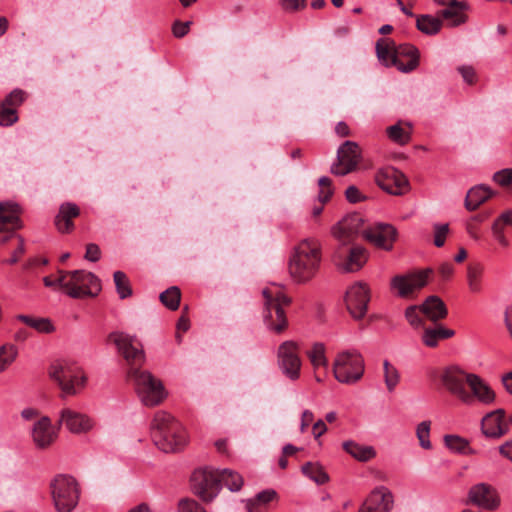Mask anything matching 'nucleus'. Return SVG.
<instances>
[{
    "label": "nucleus",
    "instance_id": "obj_48",
    "mask_svg": "<svg viewBox=\"0 0 512 512\" xmlns=\"http://www.w3.org/2000/svg\"><path fill=\"white\" fill-rule=\"evenodd\" d=\"M458 73L461 75L463 81L468 85L476 83L477 75L473 66L471 65H460L457 67Z\"/></svg>",
    "mask_w": 512,
    "mask_h": 512
},
{
    "label": "nucleus",
    "instance_id": "obj_64",
    "mask_svg": "<svg viewBox=\"0 0 512 512\" xmlns=\"http://www.w3.org/2000/svg\"><path fill=\"white\" fill-rule=\"evenodd\" d=\"M502 383L505 389L512 394V370L506 374H504L501 378Z\"/></svg>",
    "mask_w": 512,
    "mask_h": 512
},
{
    "label": "nucleus",
    "instance_id": "obj_57",
    "mask_svg": "<svg viewBox=\"0 0 512 512\" xmlns=\"http://www.w3.org/2000/svg\"><path fill=\"white\" fill-rule=\"evenodd\" d=\"M421 311V305L409 306L405 310V316L408 320H420L421 316H423Z\"/></svg>",
    "mask_w": 512,
    "mask_h": 512
},
{
    "label": "nucleus",
    "instance_id": "obj_35",
    "mask_svg": "<svg viewBox=\"0 0 512 512\" xmlns=\"http://www.w3.org/2000/svg\"><path fill=\"white\" fill-rule=\"evenodd\" d=\"M484 274V267L479 263L470 264L467 269V282L470 291L478 293L482 288V277Z\"/></svg>",
    "mask_w": 512,
    "mask_h": 512
},
{
    "label": "nucleus",
    "instance_id": "obj_52",
    "mask_svg": "<svg viewBox=\"0 0 512 512\" xmlns=\"http://www.w3.org/2000/svg\"><path fill=\"white\" fill-rule=\"evenodd\" d=\"M493 180L501 186H506L512 182V169L506 168L496 172Z\"/></svg>",
    "mask_w": 512,
    "mask_h": 512
},
{
    "label": "nucleus",
    "instance_id": "obj_36",
    "mask_svg": "<svg viewBox=\"0 0 512 512\" xmlns=\"http://www.w3.org/2000/svg\"><path fill=\"white\" fill-rule=\"evenodd\" d=\"M223 484L230 491H239L243 485V478L237 472L229 469L219 471V485Z\"/></svg>",
    "mask_w": 512,
    "mask_h": 512
},
{
    "label": "nucleus",
    "instance_id": "obj_2",
    "mask_svg": "<svg viewBox=\"0 0 512 512\" xmlns=\"http://www.w3.org/2000/svg\"><path fill=\"white\" fill-rule=\"evenodd\" d=\"M440 381L443 387L464 405L472 406L476 402L491 405L496 400L495 391L484 379L457 365L444 368L440 374Z\"/></svg>",
    "mask_w": 512,
    "mask_h": 512
},
{
    "label": "nucleus",
    "instance_id": "obj_55",
    "mask_svg": "<svg viewBox=\"0 0 512 512\" xmlns=\"http://www.w3.org/2000/svg\"><path fill=\"white\" fill-rule=\"evenodd\" d=\"M190 24H191L190 21H187V22L177 21V22H175L174 25H173V34H174V36L177 37V38L184 37L188 33V31H189Z\"/></svg>",
    "mask_w": 512,
    "mask_h": 512
},
{
    "label": "nucleus",
    "instance_id": "obj_28",
    "mask_svg": "<svg viewBox=\"0 0 512 512\" xmlns=\"http://www.w3.org/2000/svg\"><path fill=\"white\" fill-rule=\"evenodd\" d=\"M342 448L351 457L360 462H367L376 456V450L373 446L362 445L353 440L343 442Z\"/></svg>",
    "mask_w": 512,
    "mask_h": 512
},
{
    "label": "nucleus",
    "instance_id": "obj_9",
    "mask_svg": "<svg viewBox=\"0 0 512 512\" xmlns=\"http://www.w3.org/2000/svg\"><path fill=\"white\" fill-rule=\"evenodd\" d=\"M191 488L203 501L210 502L218 494L219 471L211 469L195 470L191 476Z\"/></svg>",
    "mask_w": 512,
    "mask_h": 512
},
{
    "label": "nucleus",
    "instance_id": "obj_27",
    "mask_svg": "<svg viewBox=\"0 0 512 512\" xmlns=\"http://www.w3.org/2000/svg\"><path fill=\"white\" fill-rule=\"evenodd\" d=\"M80 209L75 203L66 202L60 205L55 216V226L60 233H70L74 229L73 219L78 217Z\"/></svg>",
    "mask_w": 512,
    "mask_h": 512
},
{
    "label": "nucleus",
    "instance_id": "obj_42",
    "mask_svg": "<svg viewBox=\"0 0 512 512\" xmlns=\"http://www.w3.org/2000/svg\"><path fill=\"white\" fill-rule=\"evenodd\" d=\"M160 301L165 305L167 308L171 310H175L178 308L181 298V293L179 288L172 286L162 292L159 296Z\"/></svg>",
    "mask_w": 512,
    "mask_h": 512
},
{
    "label": "nucleus",
    "instance_id": "obj_26",
    "mask_svg": "<svg viewBox=\"0 0 512 512\" xmlns=\"http://www.w3.org/2000/svg\"><path fill=\"white\" fill-rule=\"evenodd\" d=\"M455 331L441 325L439 322L424 323L422 327V341L428 347H435L442 340L454 336Z\"/></svg>",
    "mask_w": 512,
    "mask_h": 512
},
{
    "label": "nucleus",
    "instance_id": "obj_8",
    "mask_svg": "<svg viewBox=\"0 0 512 512\" xmlns=\"http://www.w3.org/2000/svg\"><path fill=\"white\" fill-rule=\"evenodd\" d=\"M333 372L340 383L354 384L363 376L364 360L355 351L341 352L334 361Z\"/></svg>",
    "mask_w": 512,
    "mask_h": 512
},
{
    "label": "nucleus",
    "instance_id": "obj_17",
    "mask_svg": "<svg viewBox=\"0 0 512 512\" xmlns=\"http://www.w3.org/2000/svg\"><path fill=\"white\" fill-rule=\"evenodd\" d=\"M343 247L340 246L333 256L338 267L345 272H355L361 269L367 261L365 249L360 246H354L349 249L348 254H345Z\"/></svg>",
    "mask_w": 512,
    "mask_h": 512
},
{
    "label": "nucleus",
    "instance_id": "obj_39",
    "mask_svg": "<svg viewBox=\"0 0 512 512\" xmlns=\"http://www.w3.org/2000/svg\"><path fill=\"white\" fill-rule=\"evenodd\" d=\"M384 382L389 392H393L400 382V373L388 360L383 362Z\"/></svg>",
    "mask_w": 512,
    "mask_h": 512
},
{
    "label": "nucleus",
    "instance_id": "obj_16",
    "mask_svg": "<svg viewBox=\"0 0 512 512\" xmlns=\"http://www.w3.org/2000/svg\"><path fill=\"white\" fill-rule=\"evenodd\" d=\"M393 504L392 492L384 486H379L370 492L358 512H390Z\"/></svg>",
    "mask_w": 512,
    "mask_h": 512
},
{
    "label": "nucleus",
    "instance_id": "obj_54",
    "mask_svg": "<svg viewBox=\"0 0 512 512\" xmlns=\"http://www.w3.org/2000/svg\"><path fill=\"white\" fill-rule=\"evenodd\" d=\"M345 195L350 203H358L366 198L356 186H349L345 191Z\"/></svg>",
    "mask_w": 512,
    "mask_h": 512
},
{
    "label": "nucleus",
    "instance_id": "obj_29",
    "mask_svg": "<svg viewBox=\"0 0 512 512\" xmlns=\"http://www.w3.org/2000/svg\"><path fill=\"white\" fill-rule=\"evenodd\" d=\"M422 315L429 320H440L447 316L444 302L437 296H429L421 305Z\"/></svg>",
    "mask_w": 512,
    "mask_h": 512
},
{
    "label": "nucleus",
    "instance_id": "obj_56",
    "mask_svg": "<svg viewBox=\"0 0 512 512\" xmlns=\"http://www.w3.org/2000/svg\"><path fill=\"white\" fill-rule=\"evenodd\" d=\"M310 316L318 319L331 317L322 303L313 305Z\"/></svg>",
    "mask_w": 512,
    "mask_h": 512
},
{
    "label": "nucleus",
    "instance_id": "obj_59",
    "mask_svg": "<svg viewBox=\"0 0 512 512\" xmlns=\"http://www.w3.org/2000/svg\"><path fill=\"white\" fill-rule=\"evenodd\" d=\"M34 330L41 333H51L55 330L52 322H34Z\"/></svg>",
    "mask_w": 512,
    "mask_h": 512
},
{
    "label": "nucleus",
    "instance_id": "obj_30",
    "mask_svg": "<svg viewBox=\"0 0 512 512\" xmlns=\"http://www.w3.org/2000/svg\"><path fill=\"white\" fill-rule=\"evenodd\" d=\"M492 192L489 187L485 185H477L472 187L466 195L465 207L469 211L476 210L482 203L489 199Z\"/></svg>",
    "mask_w": 512,
    "mask_h": 512
},
{
    "label": "nucleus",
    "instance_id": "obj_12",
    "mask_svg": "<svg viewBox=\"0 0 512 512\" xmlns=\"http://www.w3.org/2000/svg\"><path fill=\"white\" fill-rule=\"evenodd\" d=\"M362 159L359 145L353 141H345L337 150V160L331 166V173L344 176L353 172Z\"/></svg>",
    "mask_w": 512,
    "mask_h": 512
},
{
    "label": "nucleus",
    "instance_id": "obj_33",
    "mask_svg": "<svg viewBox=\"0 0 512 512\" xmlns=\"http://www.w3.org/2000/svg\"><path fill=\"white\" fill-rule=\"evenodd\" d=\"M387 135L392 141L404 145L410 141L411 126L408 123H397L387 128Z\"/></svg>",
    "mask_w": 512,
    "mask_h": 512
},
{
    "label": "nucleus",
    "instance_id": "obj_13",
    "mask_svg": "<svg viewBox=\"0 0 512 512\" xmlns=\"http://www.w3.org/2000/svg\"><path fill=\"white\" fill-rule=\"evenodd\" d=\"M375 181L382 190L392 195H402L409 187L406 176L391 166L379 169L375 175Z\"/></svg>",
    "mask_w": 512,
    "mask_h": 512
},
{
    "label": "nucleus",
    "instance_id": "obj_38",
    "mask_svg": "<svg viewBox=\"0 0 512 512\" xmlns=\"http://www.w3.org/2000/svg\"><path fill=\"white\" fill-rule=\"evenodd\" d=\"M416 26L421 32L433 35L440 31L442 21L430 15H422L417 18Z\"/></svg>",
    "mask_w": 512,
    "mask_h": 512
},
{
    "label": "nucleus",
    "instance_id": "obj_50",
    "mask_svg": "<svg viewBox=\"0 0 512 512\" xmlns=\"http://www.w3.org/2000/svg\"><path fill=\"white\" fill-rule=\"evenodd\" d=\"M25 98V93L22 90L16 89L12 91L3 101L4 104L8 107H13L16 110V107L19 106Z\"/></svg>",
    "mask_w": 512,
    "mask_h": 512
},
{
    "label": "nucleus",
    "instance_id": "obj_44",
    "mask_svg": "<svg viewBox=\"0 0 512 512\" xmlns=\"http://www.w3.org/2000/svg\"><path fill=\"white\" fill-rule=\"evenodd\" d=\"M430 421H422L417 425L416 436L419 440V444L423 449L429 450L432 448L430 441Z\"/></svg>",
    "mask_w": 512,
    "mask_h": 512
},
{
    "label": "nucleus",
    "instance_id": "obj_41",
    "mask_svg": "<svg viewBox=\"0 0 512 512\" xmlns=\"http://www.w3.org/2000/svg\"><path fill=\"white\" fill-rule=\"evenodd\" d=\"M307 355L314 368L326 367L328 365L325 347L322 343H314L312 349L307 352Z\"/></svg>",
    "mask_w": 512,
    "mask_h": 512
},
{
    "label": "nucleus",
    "instance_id": "obj_7",
    "mask_svg": "<svg viewBox=\"0 0 512 512\" xmlns=\"http://www.w3.org/2000/svg\"><path fill=\"white\" fill-rule=\"evenodd\" d=\"M50 493L57 512H72L80 498L77 480L67 474H58L50 482Z\"/></svg>",
    "mask_w": 512,
    "mask_h": 512
},
{
    "label": "nucleus",
    "instance_id": "obj_3",
    "mask_svg": "<svg viewBox=\"0 0 512 512\" xmlns=\"http://www.w3.org/2000/svg\"><path fill=\"white\" fill-rule=\"evenodd\" d=\"M322 260V246L316 238H306L294 248L289 260L291 277L304 283L311 280L320 268Z\"/></svg>",
    "mask_w": 512,
    "mask_h": 512
},
{
    "label": "nucleus",
    "instance_id": "obj_14",
    "mask_svg": "<svg viewBox=\"0 0 512 512\" xmlns=\"http://www.w3.org/2000/svg\"><path fill=\"white\" fill-rule=\"evenodd\" d=\"M368 302L369 288L366 283L356 282L346 291L345 303L354 320H360L365 316Z\"/></svg>",
    "mask_w": 512,
    "mask_h": 512
},
{
    "label": "nucleus",
    "instance_id": "obj_31",
    "mask_svg": "<svg viewBox=\"0 0 512 512\" xmlns=\"http://www.w3.org/2000/svg\"><path fill=\"white\" fill-rule=\"evenodd\" d=\"M464 9L463 3L454 0L447 8L441 11V16L449 21V26L456 27L467 21Z\"/></svg>",
    "mask_w": 512,
    "mask_h": 512
},
{
    "label": "nucleus",
    "instance_id": "obj_20",
    "mask_svg": "<svg viewBox=\"0 0 512 512\" xmlns=\"http://www.w3.org/2000/svg\"><path fill=\"white\" fill-rule=\"evenodd\" d=\"M262 293L265 298V320H273L274 318L275 320H286L285 308L288 307L290 299L280 293L274 297L268 289H264Z\"/></svg>",
    "mask_w": 512,
    "mask_h": 512
},
{
    "label": "nucleus",
    "instance_id": "obj_5",
    "mask_svg": "<svg viewBox=\"0 0 512 512\" xmlns=\"http://www.w3.org/2000/svg\"><path fill=\"white\" fill-rule=\"evenodd\" d=\"M49 378L61 391V397L75 396L84 389L87 377L82 368L69 360H55L47 369Z\"/></svg>",
    "mask_w": 512,
    "mask_h": 512
},
{
    "label": "nucleus",
    "instance_id": "obj_11",
    "mask_svg": "<svg viewBox=\"0 0 512 512\" xmlns=\"http://www.w3.org/2000/svg\"><path fill=\"white\" fill-rule=\"evenodd\" d=\"M298 344L294 341H285L277 351V363L281 372L290 380L295 381L300 377L302 366L298 354Z\"/></svg>",
    "mask_w": 512,
    "mask_h": 512
},
{
    "label": "nucleus",
    "instance_id": "obj_40",
    "mask_svg": "<svg viewBox=\"0 0 512 512\" xmlns=\"http://www.w3.org/2000/svg\"><path fill=\"white\" fill-rule=\"evenodd\" d=\"M117 294L121 299H125L132 295V288L127 275L122 271H116L113 275Z\"/></svg>",
    "mask_w": 512,
    "mask_h": 512
},
{
    "label": "nucleus",
    "instance_id": "obj_63",
    "mask_svg": "<svg viewBox=\"0 0 512 512\" xmlns=\"http://www.w3.org/2000/svg\"><path fill=\"white\" fill-rule=\"evenodd\" d=\"M333 190L331 187L328 188H320L318 199L319 202L325 203L327 202L330 197L332 196Z\"/></svg>",
    "mask_w": 512,
    "mask_h": 512
},
{
    "label": "nucleus",
    "instance_id": "obj_4",
    "mask_svg": "<svg viewBox=\"0 0 512 512\" xmlns=\"http://www.w3.org/2000/svg\"><path fill=\"white\" fill-rule=\"evenodd\" d=\"M151 434L155 445L165 453L177 452L187 444L186 431L165 411H158L155 414Z\"/></svg>",
    "mask_w": 512,
    "mask_h": 512
},
{
    "label": "nucleus",
    "instance_id": "obj_60",
    "mask_svg": "<svg viewBox=\"0 0 512 512\" xmlns=\"http://www.w3.org/2000/svg\"><path fill=\"white\" fill-rule=\"evenodd\" d=\"M327 431V426L323 420H318L313 425V435L316 439L322 436Z\"/></svg>",
    "mask_w": 512,
    "mask_h": 512
},
{
    "label": "nucleus",
    "instance_id": "obj_18",
    "mask_svg": "<svg viewBox=\"0 0 512 512\" xmlns=\"http://www.w3.org/2000/svg\"><path fill=\"white\" fill-rule=\"evenodd\" d=\"M396 234L392 225L384 223H377L363 231V237L367 241L384 250L392 249Z\"/></svg>",
    "mask_w": 512,
    "mask_h": 512
},
{
    "label": "nucleus",
    "instance_id": "obj_58",
    "mask_svg": "<svg viewBox=\"0 0 512 512\" xmlns=\"http://www.w3.org/2000/svg\"><path fill=\"white\" fill-rule=\"evenodd\" d=\"M314 414L310 410H304L301 416V425L300 430L301 432H304L306 428L310 425V423L313 421Z\"/></svg>",
    "mask_w": 512,
    "mask_h": 512
},
{
    "label": "nucleus",
    "instance_id": "obj_1",
    "mask_svg": "<svg viewBox=\"0 0 512 512\" xmlns=\"http://www.w3.org/2000/svg\"><path fill=\"white\" fill-rule=\"evenodd\" d=\"M108 341L115 345L129 366L127 377L133 383L141 402L145 406L160 404L166 397V392L159 379L140 369L145 362V353L139 339L122 331H114L108 335Z\"/></svg>",
    "mask_w": 512,
    "mask_h": 512
},
{
    "label": "nucleus",
    "instance_id": "obj_19",
    "mask_svg": "<svg viewBox=\"0 0 512 512\" xmlns=\"http://www.w3.org/2000/svg\"><path fill=\"white\" fill-rule=\"evenodd\" d=\"M468 502L486 510H494L500 503L495 489L485 483H479L470 488Z\"/></svg>",
    "mask_w": 512,
    "mask_h": 512
},
{
    "label": "nucleus",
    "instance_id": "obj_37",
    "mask_svg": "<svg viewBox=\"0 0 512 512\" xmlns=\"http://www.w3.org/2000/svg\"><path fill=\"white\" fill-rule=\"evenodd\" d=\"M301 470L305 476L319 485L325 484L329 480L328 474L317 463L307 462Z\"/></svg>",
    "mask_w": 512,
    "mask_h": 512
},
{
    "label": "nucleus",
    "instance_id": "obj_62",
    "mask_svg": "<svg viewBox=\"0 0 512 512\" xmlns=\"http://www.w3.org/2000/svg\"><path fill=\"white\" fill-rule=\"evenodd\" d=\"M500 454L512 462V440L499 447Z\"/></svg>",
    "mask_w": 512,
    "mask_h": 512
},
{
    "label": "nucleus",
    "instance_id": "obj_61",
    "mask_svg": "<svg viewBox=\"0 0 512 512\" xmlns=\"http://www.w3.org/2000/svg\"><path fill=\"white\" fill-rule=\"evenodd\" d=\"M439 272L444 279H449L454 273V267L451 263H442Z\"/></svg>",
    "mask_w": 512,
    "mask_h": 512
},
{
    "label": "nucleus",
    "instance_id": "obj_34",
    "mask_svg": "<svg viewBox=\"0 0 512 512\" xmlns=\"http://www.w3.org/2000/svg\"><path fill=\"white\" fill-rule=\"evenodd\" d=\"M444 443L454 453L474 454V450L469 446V441L458 435H445Z\"/></svg>",
    "mask_w": 512,
    "mask_h": 512
},
{
    "label": "nucleus",
    "instance_id": "obj_6",
    "mask_svg": "<svg viewBox=\"0 0 512 512\" xmlns=\"http://www.w3.org/2000/svg\"><path fill=\"white\" fill-rule=\"evenodd\" d=\"M58 282L64 293L72 298L93 297L101 291L98 277L85 270L60 271Z\"/></svg>",
    "mask_w": 512,
    "mask_h": 512
},
{
    "label": "nucleus",
    "instance_id": "obj_46",
    "mask_svg": "<svg viewBox=\"0 0 512 512\" xmlns=\"http://www.w3.org/2000/svg\"><path fill=\"white\" fill-rule=\"evenodd\" d=\"M275 496L276 492L274 490H264L258 493L253 500L248 502V512H253V506L269 503Z\"/></svg>",
    "mask_w": 512,
    "mask_h": 512
},
{
    "label": "nucleus",
    "instance_id": "obj_32",
    "mask_svg": "<svg viewBox=\"0 0 512 512\" xmlns=\"http://www.w3.org/2000/svg\"><path fill=\"white\" fill-rule=\"evenodd\" d=\"M376 53L378 59L386 66L397 67V55H395V46L388 39H380L376 44Z\"/></svg>",
    "mask_w": 512,
    "mask_h": 512
},
{
    "label": "nucleus",
    "instance_id": "obj_23",
    "mask_svg": "<svg viewBox=\"0 0 512 512\" xmlns=\"http://www.w3.org/2000/svg\"><path fill=\"white\" fill-rule=\"evenodd\" d=\"M20 226L18 207L10 203H0V233L6 234L1 241L6 242Z\"/></svg>",
    "mask_w": 512,
    "mask_h": 512
},
{
    "label": "nucleus",
    "instance_id": "obj_47",
    "mask_svg": "<svg viewBox=\"0 0 512 512\" xmlns=\"http://www.w3.org/2000/svg\"><path fill=\"white\" fill-rule=\"evenodd\" d=\"M434 245L436 247H442L445 243L446 237L449 233V225L448 224H434Z\"/></svg>",
    "mask_w": 512,
    "mask_h": 512
},
{
    "label": "nucleus",
    "instance_id": "obj_10",
    "mask_svg": "<svg viewBox=\"0 0 512 512\" xmlns=\"http://www.w3.org/2000/svg\"><path fill=\"white\" fill-rule=\"evenodd\" d=\"M432 273V269L427 268L413 273L396 275L391 279V289L399 297H409L426 286Z\"/></svg>",
    "mask_w": 512,
    "mask_h": 512
},
{
    "label": "nucleus",
    "instance_id": "obj_25",
    "mask_svg": "<svg viewBox=\"0 0 512 512\" xmlns=\"http://www.w3.org/2000/svg\"><path fill=\"white\" fill-rule=\"evenodd\" d=\"M395 55H397V68L401 72H411L419 64V51L413 45L402 44L395 47Z\"/></svg>",
    "mask_w": 512,
    "mask_h": 512
},
{
    "label": "nucleus",
    "instance_id": "obj_45",
    "mask_svg": "<svg viewBox=\"0 0 512 512\" xmlns=\"http://www.w3.org/2000/svg\"><path fill=\"white\" fill-rule=\"evenodd\" d=\"M18 120L16 110L3 102L0 104V126H10Z\"/></svg>",
    "mask_w": 512,
    "mask_h": 512
},
{
    "label": "nucleus",
    "instance_id": "obj_24",
    "mask_svg": "<svg viewBox=\"0 0 512 512\" xmlns=\"http://www.w3.org/2000/svg\"><path fill=\"white\" fill-rule=\"evenodd\" d=\"M505 411L497 409L488 413L481 422V429L485 436L499 438L508 432V425L504 422Z\"/></svg>",
    "mask_w": 512,
    "mask_h": 512
},
{
    "label": "nucleus",
    "instance_id": "obj_21",
    "mask_svg": "<svg viewBox=\"0 0 512 512\" xmlns=\"http://www.w3.org/2000/svg\"><path fill=\"white\" fill-rule=\"evenodd\" d=\"M58 428L51 423V420L42 416L34 421V446L39 449L48 448L57 438Z\"/></svg>",
    "mask_w": 512,
    "mask_h": 512
},
{
    "label": "nucleus",
    "instance_id": "obj_43",
    "mask_svg": "<svg viewBox=\"0 0 512 512\" xmlns=\"http://www.w3.org/2000/svg\"><path fill=\"white\" fill-rule=\"evenodd\" d=\"M17 350L12 344H4L0 347V373L15 360Z\"/></svg>",
    "mask_w": 512,
    "mask_h": 512
},
{
    "label": "nucleus",
    "instance_id": "obj_49",
    "mask_svg": "<svg viewBox=\"0 0 512 512\" xmlns=\"http://www.w3.org/2000/svg\"><path fill=\"white\" fill-rule=\"evenodd\" d=\"M178 512H206V510L195 500L185 498L179 501Z\"/></svg>",
    "mask_w": 512,
    "mask_h": 512
},
{
    "label": "nucleus",
    "instance_id": "obj_15",
    "mask_svg": "<svg viewBox=\"0 0 512 512\" xmlns=\"http://www.w3.org/2000/svg\"><path fill=\"white\" fill-rule=\"evenodd\" d=\"M363 231L362 217L359 214H351L333 226L332 235L339 241L340 246H347L357 234H363Z\"/></svg>",
    "mask_w": 512,
    "mask_h": 512
},
{
    "label": "nucleus",
    "instance_id": "obj_51",
    "mask_svg": "<svg viewBox=\"0 0 512 512\" xmlns=\"http://www.w3.org/2000/svg\"><path fill=\"white\" fill-rule=\"evenodd\" d=\"M307 0H279L281 8L286 12H296L306 6Z\"/></svg>",
    "mask_w": 512,
    "mask_h": 512
},
{
    "label": "nucleus",
    "instance_id": "obj_22",
    "mask_svg": "<svg viewBox=\"0 0 512 512\" xmlns=\"http://www.w3.org/2000/svg\"><path fill=\"white\" fill-rule=\"evenodd\" d=\"M59 423L74 434L86 433L93 428V421L87 415L69 408L62 410Z\"/></svg>",
    "mask_w": 512,
    "mask_h": 512
},
{
    "label": "nucleus",
    "instance_id": "obj_53",
    "mask_svg": "<svg viewBox=\"0 0 512 512\" xmlns=\"http://www.w3.org/2000/svg\"><path fill=\"white\" fill-rule=\"evenodd\" d=\"M101 257V251L97 244L90 243L86 246L84 258L91 262H97Z\"/></svg>",
    "mask_w": 512,
    "mask_h": 512
}]
</instances>
